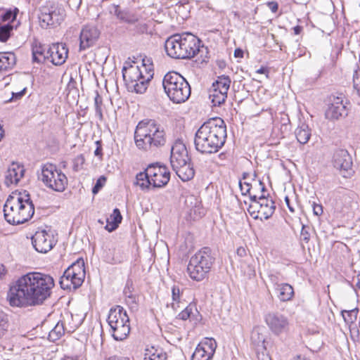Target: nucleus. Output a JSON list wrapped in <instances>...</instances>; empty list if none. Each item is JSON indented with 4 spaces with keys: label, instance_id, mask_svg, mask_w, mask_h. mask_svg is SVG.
<instances>
[{
    "label": "nucleus",
    "instance_id": "aec40b11",
    "mask_svg": "<svg viewBox=\"0 0 360 360\" xmlns=\"http://www.w3.org/2000/svg\"><path fill=\"white\" fill-rule=\"evenodd\" d=\"M100 36V31L96 26L84 25L79 34V51H84L93 46Z\"/></svg>",
    "mask_w": 360,
    "mask_h": 360
},
{
    "label": "nucleus",
    "instance_id": "69168bd1",
    "mask_svg": "<svg viewBox=\"0 0 360 360\" xmlns=\"http://www.w3.org/2000/svg\"><path fill=\"white\" fill-rule=\"evenodd\" d=\"M4 131L3 130V127L0 124V141L4 137Z\"/></svg>",
    "mask_w": 360,
    "mask_h": 360
},
{
    "label": "nucleus",
    "instance_id": "cd10ccee",
    "mask_svg": "<svg viewBox=\"0 0 360 360\" xmlns=\"http://www.w3.org/2000/svg\"><path fill=\"white\" fill-rule=\"evenodd\" d=\"M278 292V297L281 302H288L292 299L294 290L288 283H281L276 290Z\"/></svg>",
    "mask_w": 360,
    "mask_h": 360
},
{
    "label": "nucleus",
    "instance_id": "6ab92c4d",
    "mask_svg": "<svg viewBox=\"0 0 360 360\" xmlns=\"http://www.w3.org/2000/svg\"><path fill=\"white\" fill-rule=\"evenodd\" d=\"M217 348V342L214 338H205L197 346L191 360H210L212 359Z\"/></svg>",
    "mask_w": 360,
    "mask_h": 360
},
{
    "label": "nucleus",
    "instance_id": "774afa93",
    "mask_svg": "<svg viewBox=\"0 0 360 360\" xmlns=\"http://www.w3.org/2000/svg\"><path fill=\"white\" fill-rule=\"evenodd\" d=\"M294 360H307L306 359L302 358L300 356H297Z\"/></svg>",
    "mask_w": 360,
    "mask_h": 360
},
{
    "label": "nucleus",
    "instance_id": "a211bd4d",
    "mask_svg": "<svg viewBox=\"0 0 360 360\" xmlns=\"http://www.w3.org/2000/svg\"><path fill=\"white\" fill-rule=\"evenodd\" d=\"M150 182L154 188H162L166 186L170 179V172L165 166L152 164L148 167Z\"/></svg>",
    "mask_w": 360,
    "mask_h": 360
},
{
    "label": "nucleus",
    "instance_id": "6e6552de",
    "mask_svg": "<svg viewBox=\"0 0 360 360\" xmlns=\"http://www.w3.org/2000/svg\"><path fill=\"white\" fill-rule=\"evenodd\" d=\"M107 321L115 340H123L129 335L130 332L129 318L123 307L116 306L110 309Z\"/></svg>",
    "mask_w": 360,
    "mask_h": 360
},
{
    "label": "nucleus",
    "instance_id": "ea45409f",
    "mask_svg": "<svg viewBox=\"0 0 360 360\" xmlns=\"http://www.w3.org/2000/svg\"><path fill=\"white\" fill-rule=\"evenodd\" d=\"M134 31L138 34L147 33L148 30V25L147 22L139 19L138 22H136Z\"/></svg>",
    "mask_w": 360,
    "mask_h": 360
},
{
    "label": "nucleus",
    "instance_id": "c85d7f7f",
    "mask_svg": "<svg viewBox=\"0 0 360 360\" xmlns=\"http://www.w3.org/2000/svg\"><path fill=\"white\" fill-rule=\"evenodd\" d=\"M297 141L301 144L307 143L311 137V129L308 124L302 123L295 131Z\"/></svg>",
    "mask_w": 360,
    "mask_h": 360
},
{
    "label": "nucleus",
    "instance_id": "8fccbe9b",
    "mask_svg": "<svg viewBox=\"0 0 360 360\" xmlns=\"http://www.w3.org/2000/svg\"><path fill=\"white\" fill-rule=\"evenodd\" d=\"M313 212L316 216H320L323 213V207L321 205H318L314 202L313 204Z\"/></svg>",
    "mask_w": 360,
    "mask_h": 360
},
{
    "label": "nucleus",
    "instance_id": "9b49d317",
    "mask_svg": "<svg viewBox=\"0 0 360 360\" xmlns=\"http://www.w3.org/2000/svg\"><path fill=\"white\" fill-rule=\"evenodd\" d=\"M123 79L128 89L137 94H143L148 86L152 75L145 78L138 66H131L128 70L122 69Z\"/></svg>",
    "mask_w": 360,
    "mask_h": 360
},
{
    "label": "nucleus",
    "instance_id": "052dcab7",
    "mask_svg": "<svg viewBox=\"0 0 360 360\" xmlns=\"http://www.w3.org/2000/svg\"><path fill=\"white\" fill-rule=\"evenodd\" d=\"M293 30H294V33L295 34H299L302 30V27L300 26H295L294 28H293Z\"/></svg>",
    "mask_w": 360,
    "mask_h": 360
},
{
    "label": "nucleus",
    "instance_id": "4d7b16f0",
    "mask_svg": "<svg viewBox=\"0 0 360 360\" xmlns=\"http://www.w3.org/2000/svg\"><path fill=\"white\" fill-rule=\"evenodd\" d=\"M108 360H130L129 358L125 356H114L109 358Z\"/></svg>",
    "mask_w": 360,
    "mask_h": 360
},
{
    "label": "nucleus",
    "instance_id": "a19ab883",
    "mask_svg": "<svg viewBox=\"0 0 360 360\" xmlns=\"http://www.w3.org/2000/svg\"><path fill=\"white\" fill-rule=\"evenodd\" d=\"M239 186L243 195L248 194L250 198L251 199V196L254 195V194H257L255 191H252V186L249 183L244 182L242 183L240 181Z\"/></svg>",
    "mask_w": 360,
    "mask_h": 360
},
{
    "label": "nucleus",
    "instance_id": "a878e982",
    "mask_svg": "<svg viewBox=\"0 0 360 360\" xmlns=\"http://www.w3.org/2000/svg\"><path fill=\"white\" fill-rule=\"evenodd\" d=\"M110 13H114L121 21L129 24H135L139 21V17L136 15L121 11L118 6H113Z\"/></svg>",
    "mask_w": 360,
    "mask_h": 360
},
{
    "label": "nucleus",
    "instance_id": "603ef678",
    "mask_svg": "<svg viewBox=\"0 0 360 360\" xmlns=\"http://www.w3.org/2000/svg\"><path fill=\"white\" fill-rule=\"evenodd\" d=\"M257 187H258L257 188L260 191L259 193H258L257 195H261L262 193H263L264 195V192L266 191V188H265L264 184L261 181H259V183L257 185Z\"/></svg>",
    "mask_w": 360,
    "mask_h": 360
},
{
    "label": "nucleus",
    "instance_id": "412c9836",
    "mask_svg": "<svg viewBox=\"0 0 360 360\" xmlns=\"http://www.w3.org/2000/svg\"><path fill=\"white\" fill-rule=\"evenodd\" d=\"M189 161L188 152L181 141H176L171 149L170 164L173 169L178 168Z\"/></svg>",
    "mask_w": 360,
    "mask_h": 360
},
{
    "label": "nucleus",
    "instance_id": "13d9d810",
    "mask_svg": "<svg viewBox=\"0 0 360 360\" xmlns=\"http://www.w3.org/2000/svg\"><path fill=\"white\" fill-rule=\"evenodd\" d=\"M75 162H77V164H83L84 162V158L82 155H78L76 158H75Z\"/></svg>",
    "mask_w": 360,
    "mask_h": 360
},
{
    "label": "nucleus",
    "instance_id": "b1692460",
    "mask_svg": "<svg viewBox=\"0 0 360 360\" xmlns=\"http://www.w3.org/2000/svg\"><path fill=\"white\" fill-rule=\"evenodd\" d=\"M77 278L78 276L74 274L73 271L66 269L60 279V287L64 290H75L78 288L82 285L84 279H82L78 283L77 281L79 280V278Z\"/></svg>",
    "mask_w": 360,
    "mask_h": 360
},
{
    "label": "nucleus",
    "instance_id": "bf43d9fd",
    "mask_svg": "<svg viewBox=\"0 0 360 360\" xmlns=\"http://www.w3.org/2000/svg\"><path fill=\"white\" fill-rule=\"evenodd\" d=\"M94 155L96 156H100L102 155V148L101 146H98L94 151Z\"/></svg>",
    "mask_w": 360,
    "mask_h": 360
},
{
    "label": "nucleus",
    "instance_id": "423d86ee",
    "mask_svg": "<svg viewBox=\"0 0 360 360\" xmlns=\"http://www.w3.org/2000/svg\"><path fill=\"white\" fill-rule=\"evenodd\" d=\"M162 86L169 99L181 103L191 96V86L186 79L176 72H167L162 79Z\"/></svg>",
    "mask_w": 360,
    "mask_h": 360
},
{
    "label": "nucleus",
    "instance_id": "20e7f679",
    "mask_svg": "<svg viewBox=\"0 0 360 360\" xmlns=\"http://www.w3.org/2000/svg\"><path fill=\"white\" fill-rule=\"evenodd\" d=\"M166 141L165 128L156 120L146 119L138 123L134 131V142L139 149L156 150L165 146Z\"/></svg>",
    "mask_w": 360,
    "mask_h": 360
},
{
    "label": "nucleus",
    "instance_id": "de8ad7c7",
    "mask_svg": "<svg viewBox=\"0 0 360 360\" xmlns=\"http://www.w3.org/2000/svg\"><path fill=\"white\" fill-rule=\"evenodd\" d=\"M269 278L271 283L274 285V289L276 290L278 288V285H281V283H279V276L276 274H270L269 275Z\"/></svg>",
    "mask_w": 360,
    "mask_h": 360
},
{
    "label": "nucleus",
    "instance_id": "09e8293b",
    "mask_svg": "<svg viewBox=\"0 0 360 360\" xmlns=\"http://www.w3.org/2000/svg\"><path fill=\"white\" fill-rule=\"evenodd\" d=\"M27 90V87L24 86L22 90L17 91V92H13L12 93V97L11 98V101L20 99L25 94Z\"/></svg>",
    "mask_w": 360,
    "mask_h": 360
},
{
    "label": "nucleus",
    "instance_id": "72a5a7b5",
    "mask_svg": "<svg viewBox=\"0 0 360 360\" xmlns=\"http://www.w3.org/2000/svg\"><path fill=\"white\" fill-rule=\"evenodd\" d=\"M136 185L140 186L142 189L149 188V187L152 186V183L150 182V176H149V172H148V168L145 172L139 173L136 175Z\"/></svg>",
    "mask_w": 360,
    "mask_h": 360
},
{
    "label": "nucleus",
    "instance_id": "5701e85b",
    "mask_svg": "<svg viewBox=\"0 0 360 360\" xmlns=\"http://www.w3.org/2000/svg\"><path fill=\"white\" fill-rule=\"evenodd\" d=\"M25 172V169L23 165L18 162H12L6 172L5 185L7 187L11 185H17L20 180L24 176Z\"/></svg>",
    "mask_w": 360,
    "mask_h": 360
},
{
    "label": "nucleus",
    "instance_id": "338daca9",
    "mask_svg": "<svg viewBox=\"0 0 360 360\" xmlns=\"http://www.w3.org/2000/svg\"><path fill=\"white\" fill-rule=\"evenodd\" d=\"M356 286L360 289V274L357 276Z\"/></svg>",
    "mask_w": 360,
    "mask_h": 360
},
{
    "label": "nucleus",
    "instance_id": "f704fd0d",
    "mask_svg": "<svg viewBox=\"0 0 360 360\" xmlns=\"http://www.w3.org/2000/svg\"><path fill=\"white\" fill-rule=\"evenodd\" d=\"M65 333V328L63 322H58L55 327L49 332V339L51 341H56L60 339Z\"/></svg>",
    "mask_w": 360,
    "mask_h": 360
},
{
    "label": "nucleus",
    "instance_id": "39448f33",
    "mask_svg": "<svg viewBox=\"0 0 360 360\" xmlns=\"http://www.w3.org/2000/svg\"><path fill=\"white\" fill-rule=\"evenodd\" d=\"M4 217L11 224H20L28 221L34 213L29 193L9 195L4 206Z\"/></svg>",
    "mask_w": 360,
    "mask_h": 360
},
{
    "label": "nucleus",
    "instance_id": "f03ea898",
    "mask_svg": "<svg viewBox=\"0 0 360 360\" xmlns=\"http://www.w3.org/2000/svg\"><path fill=\"white\" fill-rule=\"evenodd\" d=\"M226 127L220 117H214L204 122L195 134V149L202 154L215 153L224 145Z\"/></svg>",
    "mask_w": 360,
    "mask_h": 360
},
{
    "label": "nucleus",
    "instance_id": "7c9ffc66",
    "mask_svg": "<svg viewBox=\"0 0 360 360\" xmlns=\"http://www.w3.org/2000/svg\"><path fill=\"white\" fill-rule=\"evenodd\" d=\"M143 360H167V355L161 348L146 349Z\"/></svg>",
    "mask_w": 360,
    "mask_h": 360
},
{
    "label": "nucleus",
    "instance_id": "e433bc0d",
    "mask_svg": "<svg viewBox=\"0 0 360 360\" xmlns=\"http://www.w3.org/2000/svg\"><path fill=\"white\" fill-rule=\"evenodd\" d=\"M16 18V13L12 11H1L0 10V22L11 24Z\"/></svg>",
    "mask_w": 360,
    "mask_h": 360
},
{
    "label": "nucleus",
    "instance_id": "4c0bfd02",
    "mask_svg": "<svg viewBox=\"0 0 360 360\" xmlns=\"http://www.w3.org/2000/svg\"><path fill=\"white\" fill-rule=\"evenodd\" d=\"M182 294V290L180 289L179 285H174L172 288V297L173 302L176 303L172 304V307L175 308V304L180 303V299Z\"/></svg>",
    "mask_w": 360,
    "mask_h": 360
},
{
    "label": "nucleus",
    "instance_id": "c756f323",
    "mask_svg": "<svg viewBox=\"0 0 360 360\" xmlns=\"http://www.w3.org/2000/svg\"><path fill=\"white\" fill-rule=\"evenodd\" d=\"M177 176L183 181H186L191 179L194 176V169L191 167L189 162L185 165L173 169Z\"/></svg>",
    "mask_w": 360,
    "mask_h": 360
},
{
    "label": "nucleus",
    "instance_id": "2f4dec72",
    "mask_svg": "<svg viewBox=\"0 0 360 360\" xmlns=\"http://www.w3.org/2000/svg\"><path fill=\"white\" fill-rule=\"evenodd\" d=\"M122 219V217L119 209H114L110 217L107 219L108 224L105 226V229L110 232L115 230L119 224L121 223Z\"/></svg>",
    "mask_w": 360,
    "mask_h": 360
},
{
    "label": "nucleus",
    "instance_id": "4468645a",
    "mask_svg": "<svg viewBox=\"0 0 360 360\" xmlns=\"http://www.w3.org/2000/svg\"><path fill=\"white\" fill-rule=\"evenodd\" d=\"M331 162L333 166L339 170L343 177L349 178L353 175L352 159L347 150L335 149L333 153Z\"/></svg>",
    "mask_w": 360,
    "mask_h": 360
},
{
    "label": "nucleus",
    "instance_id": "473e14b6",
    "mask_svg": "<svg viewBox=\"0 0 360 360\" xmlns=\"http://www.w3.org/2000/svg\"><path fill=\"white\" fill-rule=\"evenodd\" d=\"M67 270H71V271H73L74 274L78 276L77 278H79V280L77 281L78 283L85 278L84 262L83 259H77L70 266Z\"/></svg>",
    "mask_w": 360,
    "mask_h": 360
},
{
    "label": "nucleus",
    "instance_id": "c03bdc74",
    "mask_svg": "<svg viewBox=\"0 0 360 360\" xmlns=\"http://www.w3.org/2000/svg\"><path fill=\"white\" fill-rule=\"evenodd\" d=\"M106 181V178L104 176H101L96 181V184L92 188V193L94 194H96L99 192V191L103 188L105 183Z\"/></svg>",
    "mask_w": 360,
    "mask_h": 360
},
{
    "label": "nucleus",
    "instance_id": "a18cd8bd",
    "mask_svg": "<svg viewBox=\"0 0 360 360\" xmlns=\"http://www.w3.org/2000/svg\"><path fill=\"white\" fill-rule=\"evenodd\" d=\"M193 307L191 306H187L182 311H181L178 314V318L179 319L186 321L190 318L191 314H192Z\"/></svg>",
    "mask_w": 360,
    "mask_h": 360
},
{
    "label": "nucleus",
    "instance_id": "393cba45",
    "mask_svg": "<svg viewBox=\"0 0 360 360\" xmlns=\"http://www.w3.org/2000/svg\"><path fill=\"white\" fill-rule=\"evenodd\" d=\"M32 53L33 62L42 63L49 60V45H44L35 41L32 45Z\"/></svg>",
    "mask_w": 360,
    "mask_h": 360
},
{
    "label": "nucleus",
    "instance_id": "2eb2a0df",
    "mask_svg": "<svg viewBox=\"0 0 360 360\" xmlns=\"http://www.w3.org/2000/svg\"><path fill=\"white\" fill-rule=\"evenodd\" d=\"M231 82L229 77L221 75L212 83L209 97L214 105L219 106L225 102Z\"/></svg>",
    "mask_w": 360,
    "mask_h": 360
},
{
    "label": "nucleus",
    "instance_id": "c9c22d12",
    "mask_svg": "<svg viewBox=\"0 0 360 360\" xmlns=\"http://www.w3.org/2000/svg\"><path fill=\"white\" fill-rule=\"evenodd\" d=\"M359 314V309L357 307L350 310H342L341 314L344 319V321L347 324L354 323L356 319Z\"/></svg>",
    "mask_w": 360,
    "mask_h": 360
},
{
    "label": "nucleus",
    "instance_id": "79ce46f5",
    "mask_svg": "<svg viewBox=\"0 0 360 360\" xmlns=\"http://www.w3.org/2000/svg\"><path fill=\"white\" fill-rule=\"evenodd\" d=\"M96 95L94 98L95 110H96V114L101 118H102L103 114H102L101 105H102L103 99H102V97L98 94V91H96Z\"/></svg>",
    "mask_w": 360,
    "mask_h": 360
},
{
    "label": "nucleus",
    "instance_id": "0eeeda50",
    "mask_svg": "<svg viewBox=\"0 0 360 360\" xmlns=\"http://www.w3.org/2000/svg\"><path fill=\"white\" fill-rule=\"evenodd\" d=\"M214 257L212 250L205 247L193 255L187 266V271L191 278L194 281H202L210 271L214 264Z\"/></svg>",
    "mask_w": 360,
    "mask_h": 360
},
{
    "label": "nucleus",
    "instance_id": "7ed1b4c3",
    "mask_svg": "<svg viewBox=\"0 0 360 360\" xmlns=\"http://www.w3.org/2000/svg\"><path fill=\"white\" fill-rule=\"evenodd\" d=\"M201 41L191 33L176 34L169 37L165 42L167 54L175 59H191L200 55L202 61H205L202 54L207 53V48L200 45Z\"/></svg>",
    "mask_w": 360,
    "mask_h": 360
},
{
    "label": "nucleus",
    "instance_id": "37998d69",
    "mask_svg": "<svg viewBox=\"0 0 360 360\" xmlns=\"http://www.w3.org/2000/svg\"><path fill=\"white\" fill-rule=\"evenodd\" d=\"M115 249H109L108 252L106 253L105 259L108 263L110 264H116L120 263L121 259L120 258L115 257L114 256V253L115 252Z\"/></svg>",
    "mask_w": 360,
    "mask_h": 360
},
{
    "label": "nucleus",
    "instance_id": "58836bf2",
    "mask_svg": "<svg viewBox=\"0 0 360 360\" xmlns=\"http://www.w3.org/2000/svg\"><path fill=\"white\" fill-rule=\"evenodd\" d=\"M353 86L356 91L358 96H360V70L359 68L354 70Z\"/></svg>",
    "mask_w": 360,
    "mask_h": 360
},
{
    "label": "nucleus",
    "instance_id": "f3484780",
    "mask_svg": "<svg viewBox=\"0 0 360 360\" xmlns=\"http://www.w3.org/2000/svg\"><path fill=\"white\" fill-rule=\"evenodd\" d=\"M264 321L274 335H278L289 330L290 323L288 317L278 311L265 314Z\"/></svg>",
    "mask_w": 360,
    "mask_h": 360
},
{
    "label": "nucleus",
    "instance_id": "f8f14e48",
    "mask_svg": "<svg viewBox=\"0 0 360 360\" xmlns=\"http://www.w3.org/2000/svg\"><path fill=\"white\" fill-rule=\"evenodd\" d=\"M65 17L64 8L55 3H48L40 9L39 20L46 25H60Z\"/></svg>",
    "mask_w": 360,
    "mask_h": 360
},
{
    "label": "nucleus",
    "instance_id": "0e129e2a",
    "mask_svg": "<svg viewBox=\"0 0 360 360\" xmlns=\"http://www.w3.org/2000/svg\"><path fill=\"white\" fill-rule=\"evenodd\" d=\"M195 200V198L193 195H191V196H188V197L186 198L185 202H186V204L188 203V201H190L191 203H192V200Z\"/></svg>",
    "mask_w": 360,
    "mask_h": 360
},
{
    "label": "nucleus",
    "instance_id": "680f3d73",
    "mask_svg": "<svg viewBox=\"0 0 360 360\" xmlns=\"http://www.w3.org/2000/svg\"><path fill=\"white\" fill-rule=\"evenodd\" d=\"M267 72H268V71L265 68H261L257 70V73H259V74H265Z\"/></svg>",
    "mask_w": 360,
    "mask_h": 360
},
{
    "label": "nucleus",
    "instance_id": "9d476101",
    "mask_svg": "<svg viewBox=\"0 0 360 360\" xmlns=\"http://www.w3.org/2000/svg\"><path fill=\"white\" fill-rule=\"evenodd\" d=\"M276 209L275 202L271 198H266L263 193L261 195L254 194L251 196V202L248 211L250 216L261 220L269 219Z\"/></svg>",
    "mask_w": 360,
    "mask_h": 360
},
{
    "label": "nucleus",
    "instance_id": "dca6fc26",
    "mask_svg": "<svg viewBox=\"0 0 360 360\" xmlns=\"http://www.w3.org/2000/svg\"><path fill=\"white\" fill-rule=\"evenodd\" d=\"M32 243L38 252L46 253L56 245V240L50 230L38 229L32 237Z\"/></svg>",
    "mask_w": 360,
    "mask_h": 360
},
{
    "label": "nucleus",
    "instance_id": "5fc2aeb1",
    "mask_svg": "<svg viewBox=\"0 0 360 360\" xmlns=\"http://www.w3.org/2000/svg\"><path fill=\"white\" fill-rule=\"evenodd\" d=\"M243 51L241 49H236L234 51V56L236 58H243Z\"/></svg>",
    "mask_w": 360,
    "mask_h": 360
},
{
    "label": "nucleus",
    "instance_id": "ddd939ff",
    "mask_svg": "<svg viewBox=\"0 0 360 360\" xmlns=\"http://www.w3.org/2000/svg\"><path fill=\"white\" fill-rule=\"evenodd\" d=\"M347 105V101L343 94L332 95L325 112L326 118L334 121L345 117L348 114Z\"/></svg>",
    "mask_w": 360,
    "mask_h": 360
},
{
    "label": "nucleus",
    "instance_id": "6e6d98bb",
    "mask_svg": "<svg viewBox=\"0 0 360 360\" xmlns=\"http://www.w3.org/2000/svg\"><path fill=\"white\" fill-rule=\"evenodd\" d=\"M285 204L286 205L288 206L289 210L291 212H295V210L294 208L290 205V199L288 196H285Z\"/></svg>",
    "mask_w": 360,
    "mask_h": 360
},
{
    "label": "nucleus",
    "instance_id": "49530a36",
    "mask_svg": "<svg viewBox=\"0 0 360 360\" xmlns=\"http://www.w3.org/2000/svg\"><path fill=\"white\" fill-rule=\"evenodd\" d=\"M309 227L302 225L301 233H300V238L301 240L307 243L310 240V233L309 232Z\"/></svg>",
    "mask_w": 360,
    "mask_h": 360
},
{
    "label": "nucleus",
    "instance_id": "864d4df0",
    "mask_svg": "<svg viewBox=\"0 0 360 360\" xmlns=\"http://www.w3.org/2000/svg\"><path fill=\"white\" fill-rule=\"evenodd\" d=\"M237 255L243 257L246 255V250L243 247H239L236 250Z\"/></svg>",
    "mask_w": 360,
    "mask_h": 360
},
{
    "label": "nucleus",
    "instance_id": "f257e3e1",
    "mask_svg": "<svg viewBox=\"0 0 360 360\" xmlns=\"http://www.w3.org/2000/svg\"><path fill=\"white\" fill-rule=\"evenodd\" d=\"M54 285V280L50 275L30 272L10 285L7 299L12 307L41 305L50 297Z\"/></svg>",
    "mask_w": 360,
    "mask_h": 360
},
{
    "label": "nucleus",
    "instance_id": "e2e57ef3",
    "mask_svg": "<svg viewBox=\"0 0 360 360\" xmlns=\"http://www.w3.org/2000/svg\"><path fill=\"white\" fill-rule=\"evenodd\" d=\"M5 272H6V268L3 264H1L0 266V276H1V275L3 274H5Z\"/></svg>",
    "mask_w": 360,
    "mask_h": 360
},
{
    "label": "nucleus",
    "instance_id": "1a4fd4ad",
    "mask_svg": "<svg viewBox=\"0 0 360 360\" xmlns=\"http://www.w3.org/2000/svg\"><path fill=\"white\" fill-rule=\"evenodd\" d=\"M39 179L46 186L58 192L63 191L68 184L66 176L60 169H58L56 165L49 163L42 166Z\"/></svg>",
    "mask_w": 360,
    "mask_h": 360
},
{
    "label": "nucleus",
    "instance_id": "bb28decb",
    "mask_svg": "<svg viewBox=\"0 0 360 360\" xmlns=\"http://www.w3.org/2000/svg\"><path fill=\"white\" fill-rule=\"evenodd\" d=\"M16 63V58L14 53H0V72L8 71L12 69Z\"/></svg>",
    "mask_w": 360,
    "mask_h": 360
},
{
    "label": "nucleus",
    "instance_id": "4be33fe9",
    "mask_svg": "<svg viewBox=\"0 0 360 360\" xmlns=\"http://www.w3.org/2000/svg\"><path fill=\"white\" fill-rule=\"evenodd\" d=\"M68 49L62 43H54L49 45V60L55 65H63L68 58Z\"/></svg>",
    "mask_w": 360,
    "mask_h": 360
},
{
    "label": "nucleus",
    "instance_id": "3c124183",
    "mask_svg": "<svg viewBox=\"0 0 360 360\" xmlns=\"http://www.w3.org/2000/svg\"><path fill=\"white\" fill-rule=\"evenodd\" d=\"M267 6L273 13H276L278 11V4L275 1H269Z\"/></svg>",
    "mask_w": 360,
    "mask_h": 360
}]
</instances>
